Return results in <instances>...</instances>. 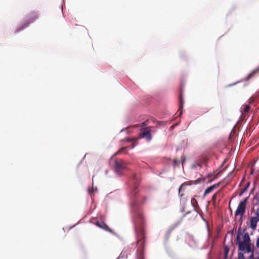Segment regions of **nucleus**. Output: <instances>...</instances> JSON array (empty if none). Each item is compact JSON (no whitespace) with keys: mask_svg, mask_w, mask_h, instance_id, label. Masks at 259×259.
Returning a JSON list of instances; mask_svg holds the SVG:
<instances>
[{"mask_svg":"<svg viewBox=\"0 0 259 259\" xmlns=\"http://www.w3.org/2000/svg\"><path fill=\"white\" fill-rule=\"evenodd\" d=\"M135 228L137 231V242L140 249L137 251L139 259H144L143 251L145 247V236L144 232L145 219L141 214H139L135 220Z\"/></svg>","mask_w":259,"mask_h":259,"instance_id":"nucleus-1","label":"nucleus"},{"mask_svg":"<svg viewBox=\"0 0 259 259\" xmlns=\"http://www.w3.org/2000/svg\"><path fill=\"white\" fill-rule=\"evenodd\" d=\"M241 233H238L236 237L237 243L238 244L239 250L242 251L250 252L251 251L250 237L247 233H245L243 235V240L240 239Z\"/></svg>","mask_w":259,"mask_h":259,"instance_id":"nucleus-2","label":"nucleus"},{"mask_svg":"<svg viewBox=\"0 0 259 259\" xmlns=\"http://www.w3.org/2000/svg\"><path fill=\"white\" fill-rule=\"evenodd\" d=\"M152 138L150 127L142 128L138 137L128 138L127 141L129 142H137L139 139L145 138L147 141H150Z\"/></svg>","mask_w":259,"mask_h":259,"instance_id":"nucleus-3","label":"nucleus"},{"mask_svg":"<svg viewBox=\"0 0 259 259\" xmlns=\"http://www.w3.org/2000/svg\"><path fill=\"white\" fill-rule=\"evenodd\" d=\"M247 204V198L243 199L242 201L240 202L235 212V216L240 215L241 219L243 215L246 207Z\"/></svg>","mask_w":259,"mask_h":259,"instance_id":"nucleus-4","label":"nucleus"},{"mask_svg":"<svg viewBox=\"0 0 259 259\" xmlns=\"http://www.w3.org/2000/svg\"><path fill=\"white\" fill-rule=\"evenodd\" d=\"M126 168L125 163L123 161L120 160L115 161L114 169L118 175H121Z\"/></svg>","mask_w":259,"mask_h":259,"instance_id":"nucleus-5","label":"nucleus"},{"mask_svg":"<svg viewBox=\"0 0 259 259\" xmlns=\"http://www.w3.org/2000/svg\"><path fill=\"white\" fill-rule=\"evenodd\" d=\"M259 222V208L257 209L254 213V216L250 219V227L252 230H255L257 226V222Z\"/></svg>","mask_w":259,"mask_h":259,"instance_id":"nucleus-6","label":"nucleus"},{"mask_svg":"<svg viewBox=\"0 0 259 259\" xmlns=\"http://www.w3.org/2000/svg\"><path fill=\"white\" fill-rule=\"evenodd\" d=\"M96 225L100 227V228H102L109 232H113L112 230L104 222H98L96 223Z\"/></svg>","mask_w":259,"mask_h":259,"instance_id":"nucleus-7","label":"nucleus"},{"mask_svg":"<svg viewBox=\"0 0 259 259\" xmlns=\"http://www.w3.org/2000/svg\"><path fill=\"white\" fill-rule=\"evenodd\" d=\"M259 74V67L251 71L245 78L246 81H249L252 77Z\"/></svg>","mask_w":259,"mask_h":259,"instance_id":"nucleus-8","label":"nucleus"},{"mask_svg":"<svg viewBox=\"0 0 259 259\" xmlns=\"http://www.w3.org/2000/svg\"><path fill=\"white\" fill-rule=\"evenodd\" d=\"M180 108L179 111H180V115H182L183 112L184 101L183 98V91L181 90L179 96Z\"/></svg>","mask_w":259,"mask_h":259,"instance_id":"nucleus-9","label":"nucleus"},{"mask_svg":"<svg viewBox=\"0 0 259 259\" xmlns=\"http://www.w3.org/2000/svg\"><path fill=\"white\" fill-rule=\"evenodd\" d=\"M219 186V184H216L207 188L204 192V195L205 196L207 195L208 194L210 193L214 189L218 188Z\"/></svg>","mask_w":259,"mask_h":259,"instance_id":"nucleus-10","label":"nucleus"},{"mask_svg":"<svg viewBox=\"0 0 259 259\" xmlns=\"http://www.w3.org/2000/svg\"><path fill=\"white\" fill-rule=\"evenodd\" d=\"M250 110V107L249 105L244 106L241 110L242 116V117L245 116L246 115V114L249 112Z\"/></svg>","mask_w":259,"mask_h":259,"instance_id":"nucleus-11","label":"nucleus"},{"mask_svg":"<svg viewBox=\"0 0 259 259\" xmlns=\"http://www.w3.org/2000/svg\"><path fill=\"white\" fill-rule=\"evenodd\" d=\"M32 15H33V20L31 21H30V22H28V23L26 24V26H25L26 27H27V26L28 25V24H29V23H30L31 22H32L33 20H34L35 19H36L37 18V14H36V13L33 12V13H32Z\"/></svg>","mask_w":259,"mask_h":259,"instance_id":"nucleus-12","label":"nucleus"},{"mask_svg":"<svg viewBox=\"0 0 259 259\" xmlns=\"http://www.w3.org/2000/svg\"><path fill=\"white\" fill-rule=\"evenodd\" d=\"M180 161L177 159H174L173 161V165L174 166H177L180 165Z\"/></svg>","mask_w":259,"mask_h":259,"instance_id":"nucleus-13","label":"nucleus"},{"mask_svg":"<svg viewBox=\"0 0 259 259\" xmlns=\"http://www.w3.org/2000/svg\"><path fill=\"white\" fill-rule=\"evenodd\" d=\"M218 192L215 193L212 197V201H213V203H214L217 200V196L218 195Z\"/></svg>","mask_w":259,"mask_h":259,"instance_id":"nucleus-14","label":"nucleus"},{"mask_svg":"<svg viewBox=\"0 0 259 259\" xmlns=\"http://www.w3.org/2000/svg\"><path fill=\"white\" fill-rule=\"evenodd\" d=\"M238 259H245L242 253L239 252L238 253Z\"/></svg>","mask_w":259,"mask_h":259,"instance_id":"nucleus-15","label":"nucleus"},{"mask_svg":"<svg viewBox=\"0 0 259 259\" xmlns=\"http://www.w3.org/2000/svg\"><path fill=\"white\" fill-rule=\"evenodd\" d=\"M186 158L185 156H182L181 157L182 164L183 165H184V163H185V162L186 161Z\"/></svg>","mask_w":259,"mask_h":259,"instance_id":"nucleus-16","label":"nucleus"},{"mask_svg":"<svg viewBox=\"0 0 259 259\" xmlns=\"http://www.w3.org/2000/svg\"><path fill=\"white\" fill-rule=\"evenodd\" d=\"M146 125H147V124H146V122H143V123L141 124V125H140V127H141V128H144V127L145 126H146Z\"/></svg>","mask_w":259,"mask_h":259,"instance_id":"nucleus-17","label":"nucleus"},{"mask_svg":"<svg viewBox=\"0 0 259 259\" xmlns=\"http://www.w3.org/2000/svg\"><path fill=\"white\" fill-rule=\"evenodd\" d=\"M256 246L257 247L259 248V237L257 239Z\"/></svg>","mask_w":259,"mask_h":259,"instance_id":"nucleus-18","label":"nucleus"},{"mask_svg":"<svg viewBox=\"0 0 259 259\" xmlns=\"http://www.w3.org/2000/svg\"><path fill=\"white\" fill-rule=\"evenodd\" d=\"M253 101V99L252 98H250L248 100V103L251 104Z\"/></svg>","mask_w":259,"mask_h":259,"instance_id":"nucleus-19","label":"nucleus"},{"mask_svg":"<svg viewBox=\"0 0 259 259\" xmlns=\"http://www.w3.org/2000/svg\"><path fill=\"white\" fill-rule=\"evenodd\" d=\"M125 149V148H123L120 150H119L117 153H121L122 151H124Z\"/></svg>","mask_w":259,"mask_h":259,"instance_id":"nucleus-20","label":"nucleus"},{"mask_svg":"<svg viewBox=\"0 0 259 259\" xmlns=\"http://www.w3.org/2000/svg\"><path fill=\"white\" fill-rule=\"evenodd\" d=\"M135 145H136L134 143L133 144H132L131 148H134L135 147Z\"/></svg>","mask_w":259,"mask_h":259,"instance_id":"nucleus-21","label":"nucleus"},{"mask_svg":"<svg viewBox=\"0 0 259 259\" xmlns=\"http://www.w3.org/2000/svg\"><path fill=\"white\" fill-rule=\"evenodd\" d=\"M225 252H226V254L227 255L228 252V250L227 248H225Z\"/></svg>","mask_w":259,"mask_h":259,"instance_id":"nucleus-22","label":"nucleus"},{"mask_svg":"<svg viewBox=\"0 0 259 259\" xmlns=\"http://www.w3.org/2000/svg\"><path fill=\"white\" fill-rule=\"evenodd\" d=\"M182 186H181L179 188V192L181 191Z\"/></svg>","mask_w":259,"mask_h":259,"instance_id":"nucleus-23","label":"nucleus"},{"mask_svg":"<svg viewBox=\"0 0 259 259\" xmlns=\"http://www.w3.org/2000/svg\"><path fill=\"white\" fill-rule=\"evenodd\" d=\"M193 201H196V199H193L192 200V202H193Z\"/></svg>","mask_w":259,"mask_h":259,"instance_id":"nucleus-24","label":"nucleus"}]
</instances>
